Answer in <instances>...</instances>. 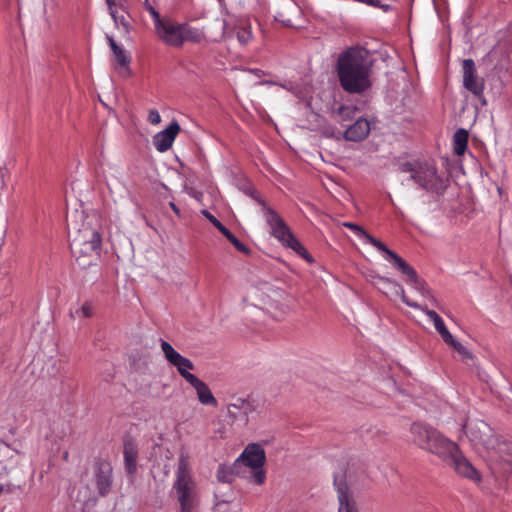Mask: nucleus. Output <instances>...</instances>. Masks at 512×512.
<instances>
[{"instance_id": "obj_1", "label": "nucleus", "mask_w": 512, "mask_h": 512, "mask_svg": "<svg viewBox=\"0 0 512 512\" xmlns=\"http://www.w3.org/2000/svg\"><path fill=\"white\" fill-rule=\"evenodd\" d=\"M373 60L361 46H352L339 54L336 72L341 88L349 94H362L372 86Z\"/></svg>"}, {"instance_id": "obj_2", "label": "nucleus", "mask_w": 512, "mask_h": 512, "mask_svg": "<svg viewBox=\"0 0 512 512\" xmlns=\"http://www.w3.org/2000/svg\"><path fill=\"white\" fill-rule=\"evenodd\" d=\"M462 429L475 446H482L487 451L499 454L512 467V443L501 440L487 423L482 420L465 422Z\"/></svg>"}, {"instance_id": "obj_3", "label": "nucleus", "mask_w": 512, "mask_h": 512, "mask_svg": "<svg viewBox=\"0 0 512 512\" xmlns=\"http://www.w3.org/2000/svg\"><path fill=\"white\" fill-rule=\"evenodd\" d=\"M409 433L412 444L441 460L447 453L451 452L450 449L454 450L455 442L429 425L414 422L410 426Z\"/></svg>"}, {"instance_id": "obj_4", "label": "nucleus", "mask_w": 512, "mask_h": 512, "mask_svg": "<svg viewBox=\"0 0 512 512\" xmlns=\"http://www.w3.org/2000/svg\"><path fill=\"white\" fill-rule=\"evenodd\" d=\"M66 223L70 241L81 239V242L101 245V227L96 214H85L84 210L68 209Z\"/></svg>"}, {"instance_id": "obj_5", "label": "nucleus", "mask_w": 512, "mask_h": 512, "mask_svg": "<svg viewBox=\"0 0 512 512\" xmlns=\"http://www.w3.org/2000/svg\"><path fill=\"white\" fill-rule=\"evenodd\" d=\"M188 458L184 452L179 455L173 491L179 504V510L197 511L199 497L196 483L191 476Z\"/></svg>"}, {"instance_id": "obj_6", "label": "nucleus", "mask_w": 512, "mask_h": 512, "mask_svg": "<svg viewBox=\"0 0 512 512\" xmlns=\"http://www.w3.org/2000/svg\"><path fill=\"white\" fill-rule=\"evenodd\" d=\"M158 37L167 45L181 47L184 42L199 43L204 34L187 23H177L168 18L156 29Z\"/></svg>"}, {"instance_id": "obj_7", "label": "nucleus", "mask_w": 512, "mask_h": 512, "mask_svg": "<svg viewBox=\"0 0 512 512\" xmlns=\"http://www.w3.org/2000/svg\"><path fill=\"white\" fill-rule=\"evenodd\" d=\"M399 170L403 173H409L411 179L423 189L439 192L444 188L442 178L438 176L435 167L430 164L404 162L399 165Z\"/></svg>"}, {"instance_id": "obj_8", "label": "nucleus", "mask_w": 512, "mask_h": 512, "mask_svg": "<svg viewBox=\"0 0 512 512\" xmlns=\"http://www.w3.org/2000/svg\"><path fill=\"white\" fill-rule=\"evenodd\" d=\"M267 223L271 228L272 235L284 246L295 251L307 262L312 263L314 261L305 247L294 237L284 220L271 208H267Z\"/></svg>"}, {"instance_id": "obj_9", "label": "nucleus", "mask_w": 512, "mask_h": 512, "mask_svg": "<svg viewBox=\"0 0 512 512\" xmlns=\"http://www.w3.org/2000/svg\"><path fill=\"white\" fill-rule=\"evenodd\" d=\"M266 461L264 449L256 443H252L246 446L239 458L235 462V466L243 464L251 469L253 473L251 475L252 481L255 484L261 485L266 479V473L263 470V466Z\"/></svg>"}, {"instance_id": "obj_10", "label": "nucleus", "mask_w": 512, "mask_h": 512, "mask_svg": "<svg viewBox=\"0 0 512 512\" xmlns=\"http://www.w3.org/2000/svg\"><path fill=\"white\" fill-rule=\"evenodd\" d=\"M447 453L442 461L452 467L460 477L471 480L474 483L481 482L480 472L473 466V464L463 455L459 446L454 443V450Z\"/></svg>"}, {"instance_id": "obj_11", "label": "nucleus", "mask_w": 512, "mask_h": 512, "mask_svg": "<svg viewBox=\"0 0 512 512\" xmlns=\"http://www.w3.org/2000/svg\"><path fill=\"white\" fill-rule=\"evenodd\" d=\"M387 257L393 262L394 267L407 277V281L411 283L415 290L419 291L421 295L429 297L432 303L437 304L436 298L427 288L425 281L418 277L416 271L408 263H406L392 250L389 252Z\"/></svg>"}, {"instance_id": "obj_12", "label": "nucleus", "mask_w": 512, "mask_h": 512, "mask_svg": "<svg viewBox=\"0 0 512 512\" xmlns=\"http://www.w3.org/2000/svg\"><path fill=\"white\" fill-rule=\"evenodd\" d=\"M379 280L382 281V282H386V283H388L390 285H393L394 288L396 289V293L401 295L402 301L404 303H406L408 306L413 307V308L421 309L433 321L435 329L440 334V336L442 337L443 341L451 338L452 334L446 328L442 318L434 310H430V309H428L426 307L420 306L416 302L411 301L407 297L403 287L401 285L397 284L396 282L390 281L389 279H385V278H380Z\"/></svg>"}, {"instance_id": "obj_13", "label": "nucleus", "mask_w": 512, "mask_h": 512, "mask_svg": "<svg viewBox=\"0 0 512 512\" xmlns=\"http://www.w3.org/2000/svg\"><path fill=\"white\" fill-rule=\"evenodd\" d=\"M100 247L101 245L81 242V239L70 241L71 253L81 268H87L97 261Z\"/></svg>"}, {"instance_id": "obj_14", "label": "nucleus", "mask_w": 512, "mask_h": 512, "mask_svg": "<svg viewBox=\"0 0 512 512\" xmlns=\"http://www.w3.org/2000/svg\"><path fill=\"white\" fill-rule=\"evenodd\" d=\"M249 18H239L230 22L223 21V37L230 39L236 36L241 45H247L253 38Z\"/></svg>"}, {"instance_id": "obj_15", "label": "nucleus", "mask_w": 512, "mask_h": 512, "mask_svg": "<svg viewBox=\"0 0 512 512\" xmlns=\"http://www.w3.org/2000/svg\"><path fill=\"white\" fill-rule=\"evenodd\" d=\"M161 349L166 360L173 366H175L179 374L189 382L195 377L194 374L190 373L189 370L194 369V364L186 357L180 355L170 343L166 341L161 342Z\"/></svg>"}, {"instance_id": "obj_16", "label": "nucleus", "mask_w": 512, "mask_h": 512, "mask_svg": "<svg viewBox=\"0 0 512 512\" xmlns=\"http://www.w3.org/2000/svg\"><path fill=\"white\" fill-rule=\"evenodd\" d=\"M93 469L98 493L101 496H106L110 492L113 483L112 465L107 460L98 459L95 462Z\"/></svg>"}, {"instance_id": "obj_17", "label": "nucleus", "mask_w": 512, "mask_h": 512, "mask_svg": "<svg viewBox=\"0 0 512 512\" xmlns=\"http://www.w3.org/2000/svg\"><path fill=\"white\" fill-rule=\"evenodd\" d=\"M463 85L475 96L483 95L484 81L477 76L475 63L472 59L463 61Z\"/></svg>"}, {"instance_id": "obj_18", "label": "nucleus", "mask_w": 512, "mask_h": 512, "mask_svg": "<svg viewBox=\"0 0 512 512\" xmlns=\"http://www.w3.org/2000/svg\"><path fill=\"white\" fill-rule=\"evenodd\" d=\"M107 41L113 52V63L115 70L123 78L130 77L132 74L130 69V57L123 48L118 46L112 36L107 35Z\"/></svg>"}, {"instance_id": "obj_19", "label": "nucleus", "mask_w": 512, "mask_h": 512, "mask_svg": "<svg viewBox=\"0 0 512 512\" xmlns=\"http://www.w3.org/2000/svg\"><path fill=\"white\" fill-rule=\"evenodd\" d=\"M337 498L339 502L338 512H359L356 501L347 485L343 480L335 479Z\"/></svg>"}, {"instance_id": "obj_20", "label": "nucleus", "mask_w": 512, "mask_h": 512, "mask_svg": "<svg viewBox=\"0 0 512 512\" xmlns=\"http://www.w3.org/2000/svg\"><path fill=\"white\" fill-rule=\"evenodd\" d=\"M181 128L177 121H172L163 131L153 137V144L159 152H165L172 147V144Z\"/></svg>"}, {"instance_id": "obj_21", "label": "nucleus", "mask_w": 512, "mask_h": 512, "mask_svg": "<svg viewBox=\"0 0 512 512\" xmlns=\"http://www.w3.org/2000/svg\"><path fill=\"white\" fill-rule=\"evenodd\" d=\"M254 410L252 403L248 399L237 398L227 406L228 417L232 421H248V415Z\"/></svg>"}, {"instance_id": "obj_22", "label": "nucleus", "mask_w": 512, "mask_h": 512, "mask_svg": "<svg viewBox=\"0 0 512 512\" xmlns=\"http://www.w3.org/2000/svg\"><path fill=\"white\" fill-rule=\"evenodd\" d=\"M188 383L195 389L198 401L202 405L213 407L218 405L217 399L214 397L210 388L204 381L195 376Z\"/></svg>"}, {"instance_id": "obj_23", "label": "nucleus", "mask_w": 512, "mask_h": 512, "mask_svg": "<svg viewBox=\"0 0 512 512\" xmlns=\"http://www.w3.org/2000/svg\"><path fill=\"white\" fill-rule=\"evenodd\" d=\"M370 131V124L365 119H358L350 125L344 132L343 136L348 141H361L365 139Z\"/></svg>"}, {"instance_id": "obj_24", "label": "nucleus", "mask_w": 512, "mask_h": 512, "mask_svg": "<svg viewBox=\"0 0 512 512\" xmlns=\"http://www.w3.org/2000/svg\"><path fill=\"white\" fill-rule=\"evenodd\" d=\"M123 454L127 473H135L137 469L138 448L133 439L129 438L125 440Z\"/></svg>"}, {"instance_id": "obj_25", "label": "nucleus", "mask_w": 512, "mask_h": 512, "mask_svg": "<svg viewBox=\"0 0 512 512\" xmlns=\"http://www.w3.org/2000/svg\"><path fill=\"white\" fill-rule=\"evenodd\" d=\"M344 227H347L351 230H353L355 233H357L359 236L365 238L371 245L376 247L378 250L384 252L386 255L389 254L391 251L383 242L376 239L369 233H367L363 227L359 226L358 224L352 223V222H344L342 224Z\"/></svg>"}, {"instance_id": "obj_26", "label": "nucleus", "mask_w": 512, "mask_h": 512, "mask_svg": "<svg viewBox=\"0 0 512 512\" xmlns=\"http://www.w3.org/2000/svg\"><path fill=\"white\" fill-rule=\"evenodd\" d=\"M468 143V132L464 129H459L453 136V149L456 155H463Z\"/></svg>"}, {"instance_id": "obj_27", "label": "nucleus", "mask_w": 512, "mask_h": 512, "mask_svg": "<svg viewBox=\"0 0 512 512\" xmlns=\"http://www.w3.org/2000/svg\"><path fill=\"white\" fill-rule=\"evenodd\" d=\"M106 2L109 6L110 15L112 16L115 24L117 26L122 25L127 30L129 27L128 14L123 9L119 12L114 7V0H106Z\"/></svg>"}, {"instance_id": "obj_28", "label": "nucleus", "mask_w": 512, "mask_h": 512, "mask_svg": "<svg viewBox=\"0 0 512 512\" xmlns=\"http://www.w3.org/2000/svg\"><path fill=\"white\" fill-rule=\"evenodd\" d=\"M357 111L356 107L353 106H340L336 111L333 112V116L337 121H347L353 119Z\"/></svg>"}, {"instance_id": "obj_29", "label": "nucleus", "mask_w": 512, "mask_h": 512, "mask_svg": "<svg viewBox=\"0 0 512 512\" xmlns=\"http://www.w3.org/2000/svg\"><path fill=\"white\" fill-rule=\"evenodd\" d=\"M444 342L457 351L463 359H472V354L459 341L455 340L452 335L450 339Z\"/></svg>"}, {"instance_id": "obj_30", "label": "nucleus", "mask_w": 512, "mask_h": 512, "mask_svg": "<svg viewBox=\"0 0 512 512\" xmlns=\"http://www.w3.org/2000/svg\"><path fill=\"white\" fill-rule=\"evenodd\" d=\"M222 234L227 238V240L240 252L244 254H250V249L240 242L227 228Z\"/></svg>"}, {"instance_id": "obj_31", "label": "nucleus", "mask_w": 512, "mask_h": 512, "mask_svg": "<svg viewBox=\"0 0 512 512\" xmlns=\"http://www.w3.org/2000/svg\"><path fill=\"white\" fill-rule=\"evenodd\" d=\"M202 214L222 233L226 230V227L209 211L203 210Z\"/></svg>"}, {"instance_id": "obj_32", "label": "nucleus", "mask_w": 512, "mask_h": 512, "mask_svg": "<svg viewBox=\"0 0 512 512\" xmlns=\"http://www.w3.org/2000/svg\"><path fill=\"white\" fill-rule=\"evenodd\" d=\"M217 478L221 482L230 483L232 481V474L224 467H220L217 472Z\"/></svg>"}, {"instance_id": "obj_33", "label": "nucleus", "mask_w": 512, "mask_h": 512, "mask_svg": "<svg viewBox=\"0 0 512 512\" xmlns=\"http://www.w3.org/2000/svg\"><path fill=\"white\" fill-rule=\"evenodd\" d=\"M149 12L153 17L155 29H157L159 26H161L164 23V21L167 19V18H161L159 13L153 7H149Z\"/></svg>"}, {"instance_id": "obj_34", "label": "nucleus", "mask_w": 512, "mask_h": 512, "mask_svg": "<svg viewBox=\"0 0 512 512\" xmlns=\"http://www.w3.org/2000/svg\"><path fill=\"white\" fill-rule=\"evenodd\" d=\"M148 121L152 124V125H157L161 122V117H160V114L157 110L155 109H152L149 111V114H148Z\"/></svg>"}, {"instance_id": "obj_35", "label": "nucleus", "mask_w": 512, "mask_h": 512, "mask_svg": "<svg viewBox=\"0 0 512 512\" xmlns=\"http://www.w3.org/2000/svg\"><path fill=\"white\" fill-rule=\"evenodd\" d=\"M245 193L248 194L249 196H251L257 202H259L263 206L265 214L267 215L268 207L266 206V203L261 198L258 197V195L256 194V191L253 188H249V189L245 190Z\"/></svg>"}, {"instance_id": "obj_36", "label": "nucleus", "mask_w": 512, "mask_h": 512, "mask_svg": "<svg viewBox=\"0 0 512 512\" xmlns=\"http://www.w3.org/2000/svg\"><path fill=\"white\" fill-rule=\"evenodd\" d=\"M81 313L83 315V317H91L92 316V307L89 303H85L82 305L81 307Z\"/></svg>"}, {"instance_id": "obj_37", "label": "nucleus", "mask_w": 512, "mask_h": 512, "mask_svg": "<svg viewBox=\"0 0 512 512\" xmlns=\"http://www.w3.org/2000/svg\"><path fill=\"white\" fill-rule=\"evenodd\" d=\"M170 207L173 209L175 213L179 214V209L173 202H170Z\"/></svg>"}, {"instance_id": "obj_38", "label": "nucleus", "mask_w": 512, "mask_h": 512, "mask_svg": "<svg viewBox=\"0 0 512 512\" xmlns=\"http://www.w3.org/2000/svg\"><path fill=\"white\" fill-rule=\"evenodd\" d=\"M63 457L66 460L68 458V452H65Z\"/></svg>"}, {"instance_id": "obj_39", "label": "nucleus", "mask_w": 512, "mask_h": 512, "mask_svg": "<svg viewBox=\"0 0 512 512\" xmlns=\"http://www.w3.org/2000/svg\"><path fill=\"white\" fill-rule=\"evenodd\" d=\"M179 512H197V511H185V510H179Z\"/></svg>"}]
</instances>
